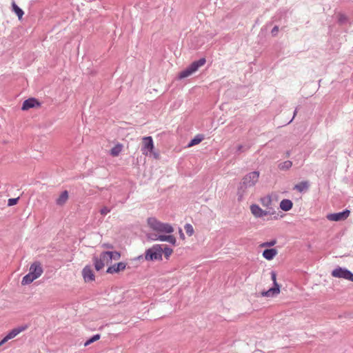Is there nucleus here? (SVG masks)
<instances>
[{"label": "nucleus", "mask_w": 353, "mask_h": 353, "mask_svg": "<svg viewBox=\"0 0 353 353\" xmlns=\"http://www.w3.org/2000/svg\"><path fill=\"white\" fill-rule=\"evenodd\" d=\"M163 254V248L161 245H154L145 251V259L147 261H154L161 259Z\"/></svg>", "instance_id": "20e7f679"}, {"label": "nucleus", "mask_w": 353, "mask_h": 353, "mask_svg": "<svg viewBox=\"0 0 353 353\" xmlns=\"http://www.w3.org/2000/svg\"><path fill=\"white\" fill-rule=\"evenodd\" d=\"M27 328V326H19L15 327L10 330L4 337L3 339L8 342L9 340L14 339L21 332L25 331Z\"/></svg>", "instance_id": "9d476101"}, {"label": "nucleus", "mask_w": 353, "mask_h": 353, "mask_svg": "<svg viewBox=\"0 0 353 353\" xmlns=\"http://www.w3.org/2000/svg\"><path fill=\"white\" fill-rule=\"evenodd\" d=\"M261 203L263 206L268 208L272 203L271 198L267 196L261 199Z\"/></svg>", "instance_id": "cd10ccee"}, {"label": "nucleus", "mask_w": 353, "mask_h": 353, "mask_svg": "<svg viewBox=\"0 0 353 353\" xmlns=\"http://www.w3.org/2000/svg\"><path fill=\"white\" fill-rule=\"evenodd\" d=\"M34 280H35L34 276H33L30 273H28L23 277L21 284L22 285H28V284L31 283Z\"/></svg>", "instance_id": "6ab92c4d"}, {"label": "nucleus", "mask_w": 353, "mask_h": 353, "mask_svg": "<svg viewBox=\"0 0 353 353\" xmlns=\"http://www.w3.org/2000/svg\"><path fill=\"white\" fill-rule=\"evenodd\" d=\"M349 210H344L342 212L332 213L327 215V219L331 221H341L345 220L350 215Z\"/></svg>", "instance_id": "0eeeda50"}, {"label": "nucleus", "mask_w": 353, "mask_h": 353, "mask_svg": "<svg viewBox=\"0 0 353 353\" xmlns=\"http://www.w3.org/2000/svg\"><path fill=\"white\" fill-rule=\"evenodd\" d=\"M259 172L257 171L250 172L245 176H244L242 182L240 184V186L238 188L237 194L239 196V199H242L248 188L253 187L256 184L259 180Z\"/></svg>", "instance_id": "f257e3e1"}, {"label": "nucleus", "mask_w": 353, "mask_h": 353, "mask_svg": "<svg viewBox=\"0 0 353 353\" xmlns=\"http://www.w3.org/2000/svg\"><path fill=\"white\" fill-rule=\"evenodd\" d=\"M271 279L273 281L274 286L279 287V285L276 282V274L274 271L271 272Z\"/></svg>", "instance_id": "e433bc0d"}, {"label": "nucleus", "mask_w": 353, "mask_h": 353, "mask_svg": "<svg viewBox=\"0 0 353 353\" xmlns=\"http://www.w3.org/2000/svg\"><path fill=\"white\" fill-rule=\"evenodd\" d=\"M68 192L67 190L63 191L56 200V204L59 206L63 205L68 199Z\"/></svg>", "instance_id": "4468645a"}, {"label": "nucleus", "mask_w": 353, "mask_h": 353, "mask_svg": "<svg viewBox=\"0 0 353 353\" xmlns=\"http://www.w3.org/2000/svg\"><path fill=\"white\" fill-rule=\"evenodd\" d=\"M100 337H101V336L99 334L93 335L92 336H91L89 339H88L85 342L84 346L86 347V346L89 345L90 344L97 341V340H99L100 339Z\"/></svg>", "instance_id": "393cba45"}, {"label": "nucleus", "mask_w": 353, "mask_h": 353, "mask_svg": "<svg viewBox=\"0 0 353 353\" xmlns=\"http://www.w3.org/2000/svg\"><path fill=\"white\" fill-rule=\"evenodd\" d=\"M39 103L38 101L34 98H30L25 100L22 104L21 109L23 110H28L30 108H34L36 105H39Z\"/></svg>", "instance_id": "ddd939ff"}, {"label": "nucleus", "mask_w": 353, "mask_h": 353, "mask_svg": "<svg viewBox=\"0 0 353 353\" xmlns=\"http://www.w3.org/2000/svg\"><path fill=\"white\" fill-rule=\"evenodd\" d=\"M147 236L149 239L152 241H159L160 234H157L155 233H148Z\"/></svg>", "instance_id": "7c9ffc66"}, {"label": "nucleus", "mask_w": 353, "mask_h": 353, "mask_svg": "<svg viewBox=\"0 0 353 353\" xmlns=\"http://www.w3.org/2000/svg\"><path fill=\"white\" fill-rule=\"evenodd\" d=\"M19 198H12V199H9L8 201V205L9 206H12L14 205H16L19 201Z\"/></svg>", "instance_id": "c9c22d12"}, {"label": "nucleus", "mask_w": 353, "mask_h": 353, "mask_svg": "<svg viewBox=\"0 0 353 353\" xmlns=\"http://www.w3.org/2000/svg\"><path fill=\"white\" fill-rule=\"evenodd\" d=\"M106 248H112V246L111 245H106Z\"/></svg>", "instance_id": "c03bdc74"}, {"label": "nucleus", "mask_w": 353, "mask_h": 353, "mask_svg": "<svg viewBox=\"0 0 353 353\" xmlns=\"http://www.w3.org/2000/svg\"><path fill=\"white\" fill-rule=\"evenodd\" d=\"M82 275L85 282H90L94 280V274L92 268L86 265L82 270Z\"/></svg>", "instance_id": "f8f14e48"}, {"label": "nucleus", "mask_w": 353, "mask_h": 353, "mask_svg": "<svg viewBox=\"0 0 353 353\" xmlns=\"http://www.w3.org/2000/svg\"><path fill=\"white\" fill-rule=\"evenodd\" d=\"M290 155V152L288 151L286 152V157H288Z\"/></svg>", "instance_id": "37998d69"}, {"label": "nucleus", "mask_w": 353, "mask_h": 353, "mask_svg": "<svg viewBox=\"0 0 353 353\" xmlns=\"http://www.w3.org/2000/svg\"><path fill=\"white\" fill-rule=\"evenodd\" d=\"M99 259L105 264H108L111 261L110 259H109L108 251L103 252L100 254V257Z\"/></svg>", "instance_id": "5701e85b"}, {"label": "nucleus", "mask_w": 353, "mask_h": 353, "mask_svg": "<svg viewBox=\"0 0 353 353\" xmlns=\"http://www.w3.org/2000/svg\"><path fill=\"white\" fill-rule=\"evenodd\" d=\"M280 208L283 211H289L292 208L293 203L290 199H283L280 202Z\"/></svg>", "instance_id": "dca6fc26"}, {"label": "nucleus", "mask_w": 353, "mask_h": 353, "mask_svg": "<svg viewBox=\"0 0 353 353\" xmlns=\"http://www.w3.org/2000/svg\"><path fill=\"white\" fill-rule=\"evenodd\" d=\"M173 250L172 248L165 245L164 248H163V253H164L165 256L168 258L172 253Z\"/></svg>", "instance_id": "c85d7f7f"}, {"label": "nucleus", "mask_w": 353, "mask_h": 353, "mask_svg": "<svg viewBox=\"0 0 353 353\" xmlns=\"http://www.w3.org/2000/svg\"><path fill=\"white\" fill-rule=\"evenodd\" d=\"M338 21L341 24H344V23H345L347 21V17L345 14H339L338 15Z\"/></svg>", "instance_id": "2f4dec72"}, {"label": "nucleus", "mask_w": 353, "mask_h": 353, "mask_svg": "<svg viewBox=\"0 0 353 353\" xmlns=\"http://www.w3.org/2000/svg\"><path fill=\"white\" fill-rule=\"evenodd\" d=\"M332 276L335 278H342L353 282V273L345 268L338 267L332 272Z\"/></svg>", "instance_id": "39448f33"}, {"label": "nucleus", "mask_w": 353, "mask_h": 353, "mask_svg": "<svg viewBox=\"0 0 353 353\" xmlns=\"http://www.w3.org/2000/svg\"><path fill=\"white\" fill-rule=\"evenodd\" d=\"M154 142L151 137H145L143 138V145L141 147L142 154L148 156L152 153L154 150Z\"/></svg>", "instance_id": "423d86ee"}, {"label": "nucleus", "mask_w": 353, "mask_h": 353, "mask_svg": "<svg viewBox=\"0 0 353 353\" xmlns=\"http://www.w3.org/2000/svg\"><path fill=\"white\" fill-rule=\"evenodd\" d=\"M148 224L150 228L159 233L170 234L174 230L171 225L161 223L154 217L148 219Z\"/></svg>", "instance_id": "f03ea898"}, {"label": "nucleus", "mask_w": 353, "mask_h": 353, "mask_svg": "<svg viewBox=\"0 0 353 353\" xmlns=\"http://www.w3.org/2000/svg\"><path fill=\"white\" fill-rule=\"evenodd\" d=\"M250 211L252 214L256 217V218H262L263 216H265L268 214H273L274 212H270V211H266L262 210L258 205L256 204H252L250 205Z\"/></svg>", "instance_id": "6e6552de"}, {"label": "nucleus", "mask_w": 353, "mask_h": 353, "mask_svg": "<svg viewBox=\"0 0 353 353\" xmlns=\"http://www.w3.org/2000/svg\"><path fill=\"white\" fill-rule=\"evenodd\" d=\"M108 254H109V259H110V261L119 260L121 258V254H120V252H119L117 251H114V252L108 251Z\"/></svg>", "instance_id": "a878e982"}, {"label": "nucleus", "mask_w": 353, "mask_h": 353, "mask_svg": "<svg viewBox=\"0 0 353 353\" xmlns=\"http://www.w3.org/2000/svg\"><path fill=\"white\" fill-rule=\"evenodd\" d=\"M185 230L187 234L189 236L192 235V234L194 232L193 227L189 223L185 224Z\"/></svg>", "instance_id": "c756f323"}, {"label": "nucleus", "mask_w": 353, "mask_h": 353, "mask_svg": "<svg viewBox=\"0 0 353 353\" xmlns=\"http://www.w3.org/2000/svg\"><path fill=\"white\" fill-rule=\"evenodd\" d=\"M280 292V287L273 286L272 288H270L267 291H264L262 292L263 296H274L276 294H278Z\"/></svg>", "instance_id": "f3484780"}, {"label": "nucleus", "mask_w": 353, "mask_h": 353, "mask_svg": "<svg viewBox=\"0 0 353 353\" xmlns=\"http://www.w3.org/2000/svg\"><path fill=\"white\" fill-rule=\"evenodd\" d=\"M121 150H122L121 145L118 144L111 149L110 154L113 157H117L119 154V153L121 152Z\"/></svg>", "instance_id": "4be33fe9"}, {"label": "nucleus", "mask_w": 353, "mask_h": 353, "mask_svg": "<svg viewBox=\"0 0 353 353\" xmlns=\"http://www.w3.org/2000/svg\"><path fill=\"white\" fill-rule=\"evenodd\" d=\"M14 10L19 17H21L23 14V11L19 8L15 3L13 4Z\"/></svg>", "instance_id": "473e14b6"}, {"label": "nucleus", "mask_w": 353, "mask_h": 353, "mask_svg": "<svg viewBox=\"0 0 353 353\" xmlns=\"http://www.w3.org/2000/svg\"><path fill=\"white\" fill-rule=\"evenodd\" d=\"M276 243V241L275 239L272 240L270 241H267L261 244L262 247H272Z\"/></svg>", "instance_id": "f704fd0d"}, {"label": "nucleus", "mask_w": 353, "mask_h": 353, "mask_svg": "<svg viewBox=\"0 0 353 353\" xmlns=\"http://www.w3.org/2000/svg\"><path fill=\"white\" fill-rule=\"evenodd\" d=\"M94 268L97 271L101 270L105 265V263H103L97 257H94Z\"/></svg>", "instance_id": "b1692460"}, {"label": "nucleus", "mask_w": 353, "mask_h": 353, "mask_svg": "<svg viewBox=\"0 0 353 353\" xmlns=\"http://www.w3.org/2000/svg\"><path fill=\"white\" fill-rule=\"evenodd\" d=\"M292 165V162L290 161H285L279 164L278 167L281 170H287Z\"/></svg>", "instance_id": "aec40b11"}, {"label": "nucleus", "mask_w": 353, "mask_h": 353, "mask_svg": "<svg viewBox=\"0 0 353 353\" xmlns=\"http://www.w3.org/2000/svg\"><path fill=\"white\" fill-rule=\"evenodd\" d=\"M307 188L308 183L306 181L301 182L294 186V189H296L299 192H303L304 190L307 189Z\"/></svg>", "instance_id": "412c9836"}, {"label": "nucleus", "mask_w": 353, "mask_h": 353, "mask_svg": "<svg viewBox=\"0 0 353 353\" xmlns=\"http://www.w3.org/2000/svg\"><path fill=\"white\" fill-rule=\"evenodd\" d=\"M43 272V268L39 261L34 262L30 267L29 273L34 276L35 279L41 276Z\"/></svg>", "instance_id": "1a4fd4ad"}, {"label": "nucleus", "mask_w": 353, "mask_h": 353, "mask_svg": "<svg viewBox=\"0 0 353 353\" xmlns=\"http://www.w3.org/2000/svg\"><path fill=\"white\" fill-rule=\"evenodd\" d=\"M277 254V251L274 248L265 249L263 252V256L267 260H272Z\"/></svg>", "instance_id": "2eb2a0df"}, {"label": "nucleus", "mask_w": 353, "mask_h": 353, "mask_svg": "<svg viewBox=\"0 0 353 353\" xmlns=\"http://www.w3.org/2000/svg\"><path fill=\"white\" fill-rule=\"evenodd\" d=\"M159 241H167L172 245H174L176 243V239L173 235L160 234Z\"/></svg>", "instance_id": "a211bd4d"}, {"label": "nucleus", "mask_w": 353, "mask_h": 353, "mask_svg": "<svg viewBox=\"0 0 353 353\" xmlns=\"http://www.w3.org/2000/svg\"><path fill=\"white\" fill-rule=\"evenodd\" d=\"M205 61H206L204 58H201L198 61L192 62L187 68L179 73V78L181 79L188 77L195 72L200 67L203 65L205 63Z\"/></svg>", "instance_id": "7ed1b4c3"}, {"label": "nucleus", "mask_w": 353, "mask_h": 353, "mask_svg": "<svg viewBox=\"0 0 353 353\" xmlns=\"http://www.w3.org/2000/svg\"><path fill=\"white\" fill-rule=\"evenodd\" d=\"M149 155L152 156L155 159H158L159 158V154L158 152H154V150H152V153H149Z\"/></svg>", "instance_id": "4c0bfd02"}, {"label": "nucleus", "mask_w": 353, "mask_h": 353, "mask_svg": "<svg viewBox=\"0 0 353 353\" xmlns=\"http://www.w3.org/2000/svg\"><path fill=\"white\" fill-rule=\"evenodd\" d=\"M127 264L124 262H119L118 263L114 264L111 266H110L107 270L106 272L108 274H114V273H118L121 271H123L125 269Z\"/></svg>", "instance_id": "9b49d317"}, {"label": "nucleus", "mask_w": 353, "mask_h": 353, "mask_svg": "<svg viewBox=\"0 0 353 353\" xmlns=\"http://www.w3.org/2000/svg\"><path fill=\"white\" fill-rule=\"evenodd\" d=\"M243 145H239L237 146V150H236V151H237L238 152H241L243 151Z\"/></svg>", "instance_id": "ea45409f"}, {"label": "nucleus", "mask_w": 353, "mask_h": 353, "mask_svg": "<svg viewBox=\"0 0 353 353\" xmlns=\"http://www.w3.org/2000/svg\"><path fill=\"white\" fill-rule=\"evenodd\" d=\"M296 112H297V109H296V110H294L293 117H295V115H296ZM294 119V118H292V119L289 121V123H290V122L292 121V119Z\"/></svg>", "instance_id": "79ce46f5"}, {"label": "nucleus", "mask_w": 353, "mask_h": 353, "mask_svg": "<svg viewBox=\"0 0 353 353\" xmlns=\"http://www.w3.org/2000/svg\"><path fill=\"white\" fill-rule=\"evenodd\" d=\"M202 140L203 137L200 135H198L190 141V142L188 143V146L191 147L196 144H199L200 142H201Z\"/></svg>", "instance_id": "bb28decb"}, {"label": "nucleus", "mask_w": 353, "mask_h": 353, "mask_svg": "<svg viewBox=\"0 0 353 353\" xmlns=\"http://www.w3.org/2000/svg\"><path fill=\"white\" fill-rule=\"evenodd\" d=\"M111 210H112L111 208H109V207H107V206H104V207H103L101 209L100 213H101V215L105 216L108 213L110 212Z\"/></svg>", "instance_id": "72a5a7b5"}, {"label": "nucleus", "mask_w": 353, "mask_h": 353, "mask_svg": "<svg viewBox=\"0 0 353 353\" xmlns=\"http://www.w3.org/2000/svg\"><path fill=\"white\" fill-rule=\"evenodd\" d=\"M278 30H279V28H278V26H274V27L272 28V33L273 34H275L278 32Z\"/></svg>", "instance_id": "58836bf2"}, {"label": "nucleus", "mask_w": 353, "mask_h": 353, "mask_svg": "<svg viewBox=\"0 0 353 353\" xmlns=\"http://www.w3.org/2000/svg\"><path fill=\"white\" fill-rule=\"evenodd\" d=\"M6 343V340L4 339H3L2 340L0 341V346H1L2 345H3Z\"/></svg>", "instance_id": "a19ab883"}]
</instances>
